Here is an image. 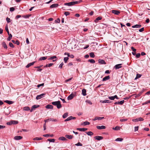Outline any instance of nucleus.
Listing matches in <instances>:
<instances>
[{
    "mask_svg": "<svg viewBox=\"0 0 150 150\" xmlns=\"http://www.w3.org/2000/svg\"><path fill=\"white\" fill-rule=\"evenodd\" d=\"M51 104L54 106H56L58 109H59L62 107V105L61 104V102L59 101L52 102Z\"/></svg>",
    "mask_w": 150,
    "mask_h": 150,
    "instance_id": "1",
    "label": "nucleus"
},
{
    "mask_svg": "<svg viewBox=\"0 0 150 150\" xmlns=\"http://www.w3.org/2000/svg\"><path fill=\"white\" fill-rule=\"evenodd\" d=\"M73 1L69 3H65L64 4V5L66 6H71L74 4H78L80 3L81 1Z\"/></svg>",
    "mask_w": 150,
    "mask_h": 150,
    "instance_id": "2",
    "label": "nucleus"
},
{
    "mask_svg": "<svg viewBox=\"0 0 150 150\" xmlns=\"http://www.w3.org/2000/svg\"><path fill=\"white\" fill-rule=\"evenodd\" d=\"M45 94V93H42L40 95H37L36 97V99L38 100L44 97Z\"/></svg>",
    "mask_w": 150,
    "mask_h": 150,
    "instance_id": "3",
    "label": "nucleus"
},
{
    "mask_svg": "<svg viewBox=\"0 0 150 150\" xmlns=\"http://www.w3.org/2000/svg\"><path fill=\"white\" fill-rule=\"evenodd\" d=\"M76 118L75 117H72V116H70L68 117L67 119L65 120H64V122H66L67 121H69L71 120L72 119L74 120L76 119Z\"/></svg>",
    "mask_w": 150,
    "mask_h": 150,
    "instance_id": "4",
    "label": "nucleus"
},
{
    "mask_svg": "<svg viewBox=\"0 0 150 150\" xmlns=\"http://www.w3.org/2000/svg\"><path fill=\"white\" fill-rule=\"evenodd\" d=\"M122 64H119L116 65L114 67L115 69H118L122 67L121 66Z\"/></svg>",
    "mask_w": 150,
    "mask_h": 150,
    "instance_id": "5",
    "label": "nucleus"
},
{
    "mask_svg": "<svg viewBox=\"0 0 150 150\" xmlns=\"http://www.w3.org/2000/svg\"><path fill=\"white\" fill-rule=\"evenodd\" d=\"M23 138V137L20 136H16L14 137V139L15 140H19Z\"/></svg>",
    "mask_w": 150,
    "mask_h": 150,
    "instance_id": "6",
    "label": "nucleus"
},
{
    "mask_svg": "<svg viewBox=\"0 0 150 150\" xmlns=\"http://www.w3.org/2000/svg\"><path fill=\"white\" fill-rule=\"evenodd\" d=\"M112 13L116 15H118L120 13V11L116 10H112Z\"/></svg>",
    "mask_w": 150,
    "mask_h": 150,
    "instance_id": "7",
    "label": "nucleus"
},
{
    "mask_svg": "<svg viewBox=\"0 0 150 150\" xmlns=\"http://www.w3.org/2000/svg\"><path fill=\"white\" fill-rule=\"evenodd\" d=\"M74 96V95L73 93H71L68 96L67 99L68 100H71L73 98Z\"/></svg>",
    "mask_w": 150,
    "mask_h": 150,
    "instance_id": "8",
    "label": "nucleus"
},
{
    "mask_svg": "<svg viewBox=\"0 0 150 150\" xmlns=\"http://www.w3.org/2000/svg\"><path fill=\"white\" fill-rule=\"evenodd\" d=\"M94 138L95 139L98 140H100L102 139H103V137L98 136L95 137Z\"/></svg>",
    "mask_w": 150,
    "mask_h": 150,
    "instance_id": "9",
    "label": "nucleus"
},
{
    "mask_svg": "<svg viewBox=\"0 0 150 150\" xmlns=\"http://www.w3.org/2000/svg\"><path fill=\"white\" fill-rule=\"evenodd\" d=\"M100 102L102 103H111V102L110 100H101L100 101Z\"/></svg>",
    "mask_w": 150,
    "mask_h": 150,
    "instance_id": "10",
    "label": "nucleus"
},
{
    "mask_svg": "<svg viewBox=\"0 0 150 150\" xmlns=\"http://www.w3.org/2000/svg\"><path fill=\"white\" fill-rule=\"evenodd\" d=\"M59 6L58 4H54L51 5L50 6V8H53L57 7Z\"/></svg>",
    "mask_w": 150,
    "mask_h": 150,
    "instance_id": "11",
    "label": "nucleus"
},
{
    "mask_svg": "<svg viewBox=\"0 0 150 150\" xmlns=\"http://www.w3.org/2000/svg\"><path fill=\"white\" fill-rule=\"evenodd\" d=\"M110 77L109 76H108L104 77L102 79L103 81H105L109 79H110Z\"/></svg>",
    "mask_w": 150,
    "mask_h": 150,
    "instance_id": "12",
    "label": "nucleus"
},
{
    "mask_svg": "<svg viewBox=\"0 0 150 150\" xmlns=\"http://www.w3.org/2000/svg\"><path fill=\"white\" fill-rule=\"evenodd\" d=\"M98 63L100 64H105L106 62L103 59H99L98 60Z\"/></svg>",
    "mask_w": 150,
    "mask_h": 150,
    "instance_id": "13",
    "label": "nucleus"
},
{
    "mask_svg": "<svg viewBox=\"0 0 150 150\" xmlns=\"http://www.w3.org/2000/svg\"><path fill=\"white\" fill-rule=\"evenodd\" d=\"M96 127L98 129H105L106 128L103 125H102L101 126H96Z\"/></svg>",
    "mask_w": 150,
    "mask_h": 150,
    "instance_id": "14",
    "label": "nucleus"
},
{
    "mask_svg": "<svg viewBox=\"0 0 150 150\" xmlns=\"http://www.w3.org/2000/svg\"><path fill=\"white\" fill-rule=\"evenodd\" d=\"M142 25L140 24H136V25H133L132 26V28H140L141 27Z\"/></svg>",
    "mask_w": 150,
    "mask_h": 150,
    "instance_id": "15",
    "label": "nucleus"
},
{
    "mask_svg": "<svg viewBox=\"0 0 150 150\" xmlns=\"http://www.w3.org/2000/svg\"><path fill=\"white\" fill-rule=\"evenodd\" d=\"M77 129L80 131L84 132L87 130V129L85 128H78Z\"/></svg>",
    "mask_w": 150,
    "mask_h": 150,
    "instance_id": "16",
    "label": "nucleus"
},
{
    "mask_svg": "<svg viewBox=\"0 0 150 150\" xmlns=\"http://www.w3.org/2000/svg\"><path fill=\"white\" fill-rule=\"evenodd\" d=\"M65 137L66 138H67V139H72L73 137V135H67V134L65 136Z\"/></svg>",
    "mask_w": 150,
    "mask_h": 150,
    "instance_id": "17",
    "label": "nucleus"
},
{
    "mask_svg": "<svg viewBox=\"0 0 150 150\" xmlns=\"http://www.w3.org/2000/svg\"><path fill=\"white\" fill-rule=\"evenodd\" d=\"M45 107L47 109H53V106L51 105H48L45 106Z\"/></svg>",
    "mask_w": 150,
    "mask_h": 150,
    "instance_id": "18",
    "label": "nucleus"
},
{
    "mask_svg": "<svg viewBox=\"0 0 150 150\" xmlns=\"http://www.w3.org/2000/svg\"><path fill=\"white\" fill-rule=\"evenodd\" d=\"M90 122L88 121H85L81 123V125H83L85 126L90 124Z\"/></svg>",
    "mask_w": 150,
    "mask_h": 150,
    "instance_id": "19",
    "label": "nucleus"
},
{
    "mask_svg": "<svg viewBox=\"0 0 150 150\" xmlns=\"http://www.w3.org/2000/svg\"><path fill=\"white\" fill-rule=\"evenodd\" d=\"M4 102L9 104H12L13 103V102L11 101V100H4Z\"/></svg>",
    "mask_w": 150,
    "mask_h": 150,
    "instance_id": "20",
    "label": "nucleus"
},
{
    "mask_svg": "<svg viewBox=\"0 0 150 150\" xmlns=\"http://www.w3.org/2000/svg\"><path fill=\"white\" fill-rule=\"evenodd\" d=\"M35 62H32L28 64V65H27L26 66V67L27 68L29 67H30L31 66L33 65L34 64Z\"/></svg>",
    "mask_w": 150,
    "mask_h": 150,
    "instance_id": "21",
    "label": "nucleus"
},
{
    "mask_svg": "<svg viewBox=\"0 0 150 150\" xmlns=\"http://www.w3.org/2000/svg\"><path fill=\"white\" fill-rule=\"evenodd\" d=\"M82 94L83 96H85L86 95V91L85 89H83L82 90Z\"/></svg>",
    "mask_w": 150,
    "mask_h": 150,
    "instance_id": "22",
    "label": "nucleus"
},
{
    "mask_svg": "<svg viewBox=\"0 0 150 150\" xmlns=\"http://www.w3.org/2000/svg\"><path fill=\"white\" fill-rule=\"evenodd\" d=\"M59 140H61L62 141H65L67 140L66 138L63 137H59L58 139Z\"/></svg>",
    "mask_w": 150,
    "mask_h": 150,
    "instance_id": "23",
    "label": "nucleus"
},
{
    "mask_svg": "<svg viewBox=\"0 0 150 150\" xmlns=\"http://www.w3.org/2000/svg\"><path fill=\"white\" fill-rule=\"evenodd\" d=\"M47 56L41 57L39 58V60H45L47 59Z\"/></svg>",
    "mask_w": 150,
    "mask_h": 150,
    "instance_id": "24",
    "label": "nucleus"
},
{
    "mask_svg": "<svg viewBox=\"0 0 150 150\" xmlns=\"http://www.w3.org/2000/svg\"><path fill=\"white\" fill-rule=\"evenodd\" d=\"M102 18L101 17H97L95 21V22L96 23L98 22V21L101 20L102 19Z\"/></svg>",
    "mask_w": 150,
    "mask_h": 150,
    "instance_id": "25",
    "label": "nucleus"
},
{
    "mask_svg": "<svg viewBox=\"0 0 150 150\" xmlns=\"http://www.w3.org/2000/svg\"><path fill=\"white\" fill-rule=\"evenodd\" d=\"M68 112H66L64 113L62 116V117L64 118H66L68 116Z\"/></svg>",
    "mask_w": 150,
    "mask_h": 150,
    "instance_id": "26",
    "label": "nucleus"
},
{
    "mask_svg": "<svg viewBox=\"0 0 150 150\" xmlns=\"http://www.w3.org/2000/svg\"><path fill=\"white\" fill-rule=\"evenodd\" d=\"M42 138L41 137H36L33 139L34 140H42Z\"/></svg>",
    "mask_w": 150,
    "mask_h": 150,
    "instance_id": "27",
    "label": "nucleus"
},
{
    "mask_svg": "<svg viewBox=\"0 0 150 150\" xmlns=\"http://www.w3.org/2000/svg\"><path fill=\"white\" fill-rule=\"evenodd\" d=\"M2 44L3 47H4V48L6 49H7V47L5 42H3L2 43Z\"/></svg>",
    "mask_w": 150,
    "mask_h": 150,
    "instance_id": "28",
    "label": "nucleus"
},
{
    "mask_svg": "<svg viewBox=\"0 0 150 150\" xmlns=\"http://www.w3.org/2000/svg\"><path fill=\"white\" fill-rule=\"evenodd\" d=\"M30 108L29 107H25L23 108V110L25 111H28L30 110Z\"/></svg>",
    "mask_w": 150,
    "mask_h": 150,
    "instance_id": "29",
    "label": "nucleus"
},
{
    "mask_svg": "<svg viewBox=\"0 0 150 150\" xmlns=\"http://www.w3.org/2000/svg\"><path fill=\"white\" fill-rule=\"evenodd\" d=\"M8 35H9V36L8 37V38H7V40H8V41H10L11 39L12 38V35L11 34H8Z\"/></svg>",
    "mask_w": 150,
    "mask_h": 150,
    "instance_id": "30",
    "label": "nucleus"
},
{
    "mask_svg": "<svg viewBox=\"0 0 150 150\" xmlns=\"http://www.w3.org/2000/svg\"><path fill=\"white\" fill-rule=\"evenodd\" d=\"M86 133L89 136H92L93 134V133L91 131L86 132Z\"/></svg>",
    "mask_w": 150,
    "mask_h": 150,
    "instance_id": "31",
    "label": "nucleus"
},
{
    "mask_svg": "<svg viewBox=\"0 0 150 150\" xmlns=\"http://www.w3.org/2000/svg\"><path fill=\"white\" fill-rule=\"evenodd\" d=\"M120 127L119 126H116L115 128H113L112 129L114 130H117L120 129Z\"/></svg>",
    "mask_w": 150,
    "mask_h": 150,
    "instance_id": "32",
    "label": "nucleus"
},
{
    "mask_svg": "<svg viewBox=\"0 0 150 150\" xmlns=\"http://www.w3.org/2000/svg\"><path fill=\"white\" fill-rule=\"evenodd\" d=\"M89 55H90V57H92V58H94L95 57V55L94 53L93 52H91L90 53Z\"/></svg>",
    "mask_w": 150,
    "mask_h": 150,
    "instance_id": "33",
    "label": "nucleus"
},
{
    "mask_svg": "<svg viewBox=\"0 0 150 150\" xmlns=\"http://www.w3.org/2000/svg\"><path fill=\"white\" fill-rule=\"evenodd\" d=\"M123 140V139L122 138H118L116 139L115 141H120L122 142Z\"/></svg>",
    "mask_w": 150,
    "mask_h": 150,
    "instance_id": "34",
    "label": "nucleus"
},
{
    "mask_svg": "<svg viewBox=\"0 0 150 150\" xmlns=\"http://www.w3.org/2000/svg\"><path fill=\"white\" fill-rule=\"evenodd\" d=\"M88 61L93 64L95 62V61L93 59H89Z\"/></svg>",
    "mask_w": 150,
    "mask_h": 150,
    "instance_id": "35",
    "label": "nucleus"
},
{
    "mask_svg": "<svg viewBox=\"0 0 150 150\" xmlns=\"http://www.w3.org/2000/svg\"><path fill=\"white\" fill-rule=\"evenodd\" d=\"M57 57L56 56L51 57L48 59V60H53L54 59H56Z\"/></svg>",
    "mask_w": 150,
    "mask_h": 150,
    "instance_id": "36",
    "label": "nucleus"
},
{
    "mask_svg": "<svg viewBox=\"0 0 150 150\" xmlns=\"http://www.w3.org/2000/svg\"><path fill=\"white\" fill-rule=\"evenodd\" d=\"M47 140L48 141H49L50 142H54L55 141V139H48Z\"/></svg>",
    "mask_w": 150,
    "mask_h": 150,
    "instance_id": "37",
    "label": "nucleus"
},
{
    "mask_svg": "<svg viewBox=\"0 0 150 150\" xmlns=\"http://www.w3.org/2000/svg\"><path fill=\"white\" fill-rule=\"evenodd\" d=\"M49 121H54V122H57L58 121L56 119H54L53 118H50L49 119Z\"/></svg>",
    "mask_w": 150,
    "mask_h": 150,
    "instance_id": "38",
    "label": "nucleus"
},
{
    "mask_svg": "<svg viewBox=\"0 0 150 150\" xmlns=\"http://www.w3.org/2000/svg\"><path fill=\"white\" fill-rule=\"evenodd\" d=\"M39 105H33L32 107L33 108L35 109L39 107Z\"/></svg>",
    "mask_w": 150,
    "mask_h": 150,
    "instance_id": "39",
    "label": "nucleus"
},
{
    "mask_svg": "<svg viewBox=\"0 0 150 150\" xmlns=\"http://www.w3.org/2000/svg\"><path fill=\"white\" fill-rule=\"evenodd\" d=\"M30 16V15H24L22 16V17L25 18H28Z\"/></svg>",
    "mask_w": 150,
    "mask_h": 150,
    "instance_id": "40",
    "label": "nucleus"
},
{
    "mask_svg": "<svg viewBox=\"0 0 150 150\" xmlns=\"http://www.w3.org/2000/svg\"><path fill=\"white\" fill-rule=\"evenodd\" d=\"M6 20L8 23H9L11 22V20L8 17L6 18Z\"/></svg>",
    "mask_w": 150,
    "mask_h": 150,
    "instance_id": "41",
    "label": "nucleus"
},
{
    "mask_svg": "<svg viewBox=\"0 0 150 150\" xmlns=\"http://www.w3.org/2000/svg\"><path fill=\"white\" fill-rule=\"evenodd\" d=\"M69 58L68 57H65L64 58V60L65 63H66L67 61L68 60Z\"/></svg>",
    "mask_w": 150,
    "mask_h": 150,
    "instance_id": "42",
    "label": "nucleus"
},
{
    "mask_svg": "<svg viewBox=\"0 0 150 150\" xmlns=\"http://www.w3.org/2000/svg\"><path fill=\"white\" fill-rule=\"evenodd\" d=\"M75 145L76 146H82V144L80 143V142H78V143L77 144H75Z\"/></svg>",
    "mask_w": 150,
    "mask_h": 150,
    "instance_id": "43",
    "label": "nucleus"
},
{
    "mask_svg": "<svg viewBox=\"0 0 150 150\" xmlns=\"http://www.w3.org/2000/svg\"><path fill=\"white\" fill-rule=\"evenodd\" d=\"M132 121L134 122H137L139 121L138 118L133 119H132Z\"/></svg>",
    "mask_w": 150,
    "mask_h": 150,
    "instance_id": "44",
    "label": "nucleus"
},
{
    "mask_svg": "<svg viewBox=\"0 0 150 150\" xmlns=\"http://www.w3.org/2000/svg\"><path fill=\"white\" fill-rule=\"evenodd\" d=\"M119 102V105H122L124 102V100H122Z\"/></svg>",
    "mask_w": 150,
    "mask_h": 150,
    "instance_id": "45",
    "label": "nucleus"
},
{
    "mask_svg": "<svg viewBox=\"0 0 150 150\" xmlns=\"http://www.w3.org/2000/svg\"><path fill=\"white\" fill-rule=\"evenodd\" d=\"M5 30L7 32L8 34H9V33L8 28V27L7 26H6L5 27Z\"/></svg>",
    "mask_w": 150,
    "mask_h": 150,
    "instance_id": "46",
    "label": "nucleus"
},
{
    "mask_svg": "<svg viewBox=\"0 0 150 150\" xmlns=\"http://www.w3.org/2000/svg\"><path fill=\"white\" fill-rule=\"evenodd\" d=\"M55 22L57 23H59L60 22V19L59 18H58L57 20L55 21Z\"/></svg>",
    "mask_w": 150,
    "mask_h": 150,
    "instance_id": "47",
    "label": "nucleus"
},
{
    "mask_svg": "<svg viewBox=\"0 0 150 150\" xmlns=\"http://www.w3.org/2000/svg\"><path fill=\"white\" fill-rule=\"evenodd\" d=\"M70 14V13L69 12H65L64 13V14L66 16L69 15Z\"/></svg>",
    "mask_w": 150,
    "mask_h": 150,
    "instance_id": "48",
    "label": "nucleus"
},
{
    "mask_svg": "<svg viewBox=\"0 0 150 150\" xmlns=\"http://www.w3.org/2000/svg\"><path fill=\"white\" fill-rule=\"evenodd\" d=\"M9 45L11 47L13 48L14 47V46L13 44L11 42H10L9 43Z\"/></svg>",
    "mask_w": 150,
    "mask_h": 150,
    "instance_id": "49",
    "label": "nucleus"
},
{
    "mask_svg": "<svg viewBox=\"0 0 150 150\" xmlns=\"http://www.w3.org/2000/svg\"><path fill=\"white\" fill-rule=\"evenodd\" d=\"M131 49L133 52H136V50L133 47H131Z\"/></svg>",
    "mask_w": 150,
    "mask_h": 150,
    "instance_id": "50",
    "label": "nucleus"
},
{
    "mask_svg": "<svg viewBox=\"0 0 150 150\" xmlns=\"http://www.w3.org/2000/svg\"><path fill=\"white\" fill-rule=\"evenodd\" d=\"M108 98L111 100H114L115 98L113 96H109L108 97Z\"/></svg>",
    "mask_w": 150,
    "mask_h": 150,
    "instance_id": "51",
    "label": "nucleus"
},
{
    "mask_svg": "<svg viewBox=\"0 0 150 150\" xmlns=\"http://www.w3.org/2000/svg\"><path fill=\"white\" fill-rule=\"evenodd\" d=\"M140 56V53H138L136 55V56L137 58H139Z\"/></svg>",
    "mask_w": 150,
    "mask_h": 150,
    "instance_id": "52",
    "label": "nucleus"
},
{
    "mask_svg": "<svg viewBox=\"0 0 150 150\" xmlns=\"http://www.w3.org/2000/svg\"><path fill=\"white\" fill-rule=\"evenodd\" d=\"M127 120V119H122L120 120V121L121 122L125 121Z\"/></svg>",
    "mask_w": 150,
    "mask_h": 150,
    "instance_id": "53",
    "label": "nucleus"
},
{
    "mask_svg": "<svg viewBox=\"0 0 150 150\" xmlns=\"http://www.w3.org/2000/svg\"><path fill=\"white\" fill-rule=\"evenodd\" d=\"M15 10V8L13 7H11L10 8V11L12 12L14 11Z\"/></svg>",
    "mask_w": 150,
    "mask_h": 150,
    "instance_id": "54",
    "label": "nucleus"
},
{
    "mask_svg": "<svg viewBox=\"0 0 150 150\" xmlns=\"http://www.w3.org/2000/svg\"><path fill=\"white\" fill-rule=\"evenodd\" d=\"M138 119L139 121H143L144 120V119L143 118H142V117H141L138 118Z\"/></svg>",
    "mask_w": 150,
    "mask_h": 150,
    "instance_id": "55",
    "label": "nucleus"
},
{
    "mask_svg": "<svg viewBox=\"0 0 150 150\" xmlns=\"http://www.w3.org/2000/svg\"><path fill=\"white\" fill-rule=\"evenodd\" d=\"M12 124H17L18 123V122L17 121H12Z\"/></svg>",
    "mask_w": 150,
    "mask_h": 150,
    "instance_id": "56",
    "label": "nucleus"
},
{
    "mask_svg": "<svg viewBox=\"0 0 150 150\" xmlns=\"http://www.w3.org/2000/svg\"><path fill=\"white\" fill-rule=\"evenodd\" d=\"M72 79V78H71L69 79H67V80H66L65 81V82H67L68 81H70Z\"/></svg>",
    "mask_w": 150,
    "mask_h": 150,
    "instance_id": "57",
    "label": "nucleus"
},
{
    "mask_svg": "<svg viewBox=\"0 0 150 150\" xmlns=\"http://www.w3.org/2000/svg\"><path fill=\"white\" fill-rule=\"evenodd\" d=\"M64 65V63L63 62H62L59 65V67L61 69L62 67V66Z\"/></svg>",
    "mask_w": 150,
    "mask_h": 150,
    "instance_id": "58",
    "label": "nucleus"
},
{
    "mask_svg": "<svg viewBox=\"0 0 150 150\" xmlns=\"http://www.w3.org/2000/svg\"><path fill=\"white\" fill-rule=\"evenodd\" d=\"M144 30V28H142L140 29L139 30V31L140 32H142Z\"/></svg>",
    "mask_w": 150,
    "mask_h": 150,
    "instance_id": "59",
    "label": "nucleus"
},
{
    "mask_svg": "<svg viewBox=\"0 0 150 150\" xmlns=\"http://www.w3.org/2000/svg\"><path fill=\"white\" fill-rule=\"evenodd\" d=\"M141 76L142 75L140 74H137L136 78H140L141 77Z\"/></svg>",
    "mask_w": 150,
    "mask_h": 150,
    "instance_id": "60",
    "label": "nucleus"
},
{
    "mask_svg": "<svg viewBox=\"0 0 150 150\" xmlns=\"http://www.w3.org/2000/svg\"><path fill=\"white\" fill-rule=\"evenodd\" d=\"M44 85V83H42V84L38 85L37 86V87H38V88H39V87H40L41 86H43Z\"/></svg>",
    "mask_w": 150,
    "mask_h": 150,
    "instance_id": "61",
    "label": "nucleus"
},
{
    "mask_svg": "<svg viewBox=\"0 0 150 150\" xmlns=\"http://www.w3.org/2000/svg\"><path fill=\"white\" fill-rule=\"evenodd\" d=\"M139 127L138 126L135 127H134V131H137Z\"/></svg>",
    "mask_w": 150,
    "mask_h": 150,
    "instance_id": "62",
    "label": "nucleus"
},
{
    "mask_svg": "<svg viewBox=\"0 0 150 150\" xmlns=\"http://www.w3.org/2000/svg\"><path fill=\"white\" fill-rule=\"evenodd\" d=\"M68 57H70L71 58H73L74 57V56L73 54L70 55L69 54L68 55Z\"/></svg>",
    "mask_w": 150,
    "mask_h": 150,
    "instance_id": "63",
    "label": "nucleus"
},
{
    "mask_svg": "<svg viewBox=\"0 0 150 150\" xmlns=\"http://www.w3.org/2000/svg\"><path fill=\"white\" fill-rule=\"evenodd\" d=\"M12 122H7V125H11V124H12Z\"/></svg>",
    "mask_w": 150,
    "mask_h": 150,
    "instance_id": "64",
    "label": "nucleus"
}]
</instances>
